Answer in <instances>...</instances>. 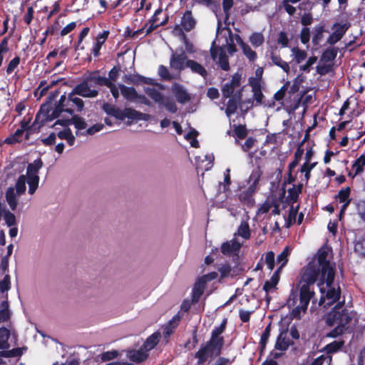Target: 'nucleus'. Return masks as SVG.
<instances>
[{
    "mask_svg": "<svg viewBox=\"0 0 365 365\" xmlns=\"http://www.w3.org/2000/svg\"><path fill=\"white\" fill-rule=\"evenodd\" d=\"M26 182L29 185V193L30 195H33L36 191L38 183H39V177L38 176H31L26 177Z\"/></svg>",
    "mask_w": 365,
    "mask_h": 365,
    "instance_id": "obj_47",
    "label": "nucleus"
},
{
    "mask_svg": "<svg viewBox=\"0 0 365 365\" xmlns=\"http://www.w3.org/2000/svg\"><path fill=\"white\" fill-rule=\"evenodd\" d=\"M280 279L272 276L269 280L265 281L263 285V290L268 294L273 289H277V286Z\"/></svg>",
    "mask_w": 365,
    "mask_h": 365,
    "instance_id": "obj_54",
    "label": "nucleus"
},
{
    "mask_svg": "<svg viewBox=\"0 0 365 365\" xmlns=\"http://www.w3.org/2000/svg\"><path fill=\"white\" fill-rule=\"evenodd\" d=\"M328 252L324 248H320L313 260L315 265L322 269V281H326L327 287H331L334 283L335 269L331 266L329 260L327 259Z\"/></svg>",
    "mask_w": 365,
    "mask_h": 365,
    "instance_id": "obj_2",
    "label": "nucleus"
},
{
    "mask_svg": "<svg viewBox=\"0 0 365 365\" xmlns=\"http://www.w3.org/2000/svg\"><path fill=\"white\" fill-rule=\"evenodd\" d=\"M11 312L9 309V303L7 299L0 304V324L7 322L11 319Z\"/></svg>",
    "mask_w": 365,
    "mask_h": 365,
    "instance_id": "obj_26",
    "label": "nucleus"
},
{
    "mask_svg": "<svg viewBox=\"0 0 365 365\" xmlns=\"http://www.w3.org/2000/svg\"><path fill=\"white\" fill-rule=\"evenodd\" d=\"M234 88L229 82L226 83L222 88V97L224 98H230L234 93Z\"/></svg>",
    "mask_w": 365,
    "mask_h": 365,
    "instance_id": "obj_64",
    "label": "nucleus"
},
{
    "mask_svg": "<svg viewBox=\"0 0 365 365\" xmlns=\"http://www.w3.org/2000/svg\"><path fill=\"white\" fill-rule=\"evenodd\" d=\"M227 323V319L225 318L220 326L215 327L212 329L211 332V336L216 338H224L223 336H221V334L225 331Z\"/></svg>",
    "mask_w": 365,
    "mask_h": 365,
    "instance_id": "obj_55",
    "label": "nucleus"
},
{
    "mask_svg": "<svg viewBox=\"0 0 365 365\" xmlns=\"http://www.w3.org/2000/svg\"><path fill=\"white\" fill-rule=\"evenodd\" d=\"M71 122L73 124L77 130H83L86 128L87 123L84 119L78 115L73 114L71 115Z\"/></svg>",
    "mask_w": 365,
    "mask_h": 365,
    "instance_id": "obj_49",
    "label": "nucleus"
},
{
    "mask_svg": "<svg viewBox=\"0 0 365 365\" xmlns=\"http://www.w3.org/2000/svg\"><path fill=\"white\" fill-rule=\"evenodd\" d=\"M61 79H56V80H53L50 85L48 86H46V81H41L40 82V84L38 86V89H41V91H40V96H43L44 95H46V93H47V91L51 88L53 86H56Z\"/></svg>",
    "mask_w": 365,
    "mask_h": 365,
    "instance_id": "obj_56",
    "label": "nucleus"
},
{
    "mask_svg": "<svg viewBox=\"0 0 365 365\" xmlns=\"http://www.w3.org/2000/svg\"><path fill=\"white\" fill-rule=\"evenodd\" d=\"M163 11L162 8H158L155 10L154 14L147 22V24H148V27L146 29L145 36L149 35L158 27L161 26H165L168 24L169 19L168 15H166L165 19L160 21L159 16L163 14Z\"/></svg>",
    "mask_w": 365,
    "mask_h": 365,
    "instance_id": "obj_9",
    "label": "nucleus"
},
{
    "mask_svg": "<svg viewBox=\"0 0 365 365\" xmlns=\"http://www.w3.org/2000/svg\"><path fill=\"white\" fill-rule=\"evenodd\" d=\"M238 234L245 240H249L250 238V229L247 222L241 223L238 228Z\"/></svg>",
    "mask_w": 365,
    "mask_h": 365,
    "instance_id": "obj_57",
    "label": "nucleus"
},
{
    "mask_svg": "<svg viewBox=\"0 0 365 365\" xmlns=\"http://www.w3.org/2000/svg\"><path fill=\"white\" fill-rule=\"evenodd\" d=\"M317 162L314 163H304L300 168L299 171L304 174V180L306 184L311 178V172L317 166Z\"/></svg>",
    "mask_w": 365,
    "mask_h": 365,
    "instance_id": "obj_38",
    "label": "nucleus"
},
{
    "mask_svg": "<svg viewBox=\"0 0 365 365\" xmlns=\"http://www.w3.org/2000/svg\"><path fill=\"white\" fill-rule=\"evenodd\" d=\"M196 25V20L193 17L190 10H186L181 17L180 24H177L173 29V32L179 36L185 43L187 42V36L185 31H192Z\"/></svg>",
    "mask_w": 365,
    "mask_h": 365,
    "instance_id": "obj_5",
    "label": "nucleus"
},
{
    "mask_svg": "<svg viewBox=\"0 0 365 365\" xmlns=\"http://www.w3.org/2000/svg\"><path fill=\"white\" fill-rule=\"evenodd\" d=\"M186 67L190 68L193 73L199 74L204 78H206L207 76V72L205 67L194 60H187Z\"/></svg>",
    "mask_w": 365,
    "mask_h": 365,
    "instance_id": "obj_24",
    "label": "nucleus"
},
{
    "mask_svg": "<svg viewBox=\"0 0 365 365\" xmlns=\"http://www.w3.org/2000/svg\"><path fill=\"white\" fill-rule=\"evenodd\" d=\"M90 31L89 27H84L81 31L80 32L78 35V40L76 44L74 46L75 51H78L79 49L83 50L84 49L83 46H81V44L83 40V38L88 34Z\"/></svg>",
    "mask_w": 365,
    "mask_h": 365,
    "instance_id": "obj_60",
    "label": "nucleus"
},
{
    "mask_svg": "<svg viewBox=\"0 0 365 365\" xmlns=\"http://www.w3.org/2000/svg\"><path fill=\"white\" fill-rule=\"evenodd\" d=\"M187 56L182 51L180 53H173L170 58V67L177 71H182L186 66Z\"/></svg>",
    "mask_w": 365,
    "mask_h": 365,
    "instance_id": "obj_17",
    "label": "nucleus"
},
{
    "mask_svg": "<svg viewBox=\"0 0 365 365\" xmlns=\"http://www.w3.org/2000/svg\"><path fill=\"white\" fill-rule=\"evenodd\" d=\"M11 289V277L6 274L4 279L0 281V292L4 293Z\"/></svg>",
    "mask_w": 365,
    "mask_h": 365,
    "instance_id": "obj_62",
    "label": "nucleus"
},
{
    "mask_svg": "<svg viewBox=\"0 0 365 365\" xmlns=\"http://www.w3.org/2000/svg\"><path fill=\"white\" fill-rule=\"evenodd\" d=\"M346 329L347 328H343L342 327L336 324V326L333 329L326 334V337L336 338L339 336H341L346 331Z\"/></svg>",
    "mask_w": 365,
    "mask_h": 365,
    "instance_id": "obj_58",
    "label": "nucleus"
},
{
    "mask_svg": "<svg viewBox=\"0 0 365 365\" xmlns=\"http://www.w3.org/2000/svg\"><path fill=\"white\" fill-rule=\"evenodd\" d=\"M48 112L47 105H41L39 110L36 115L35 120L33 123L29 125L31 117H24L20 123L21 128L19 130H23V133L27 132H39L40 129L50 122L48 120Z\"/></svg>",
    "mask_w": 365,
    "mask_h": 365,
    "instance_id": "obj_3",
    "label": "nucleus"
},
{
    "mask_svg": "<svg viewBox=\"0 0 365 365\" xmlns=\"http://www.w3.org/2000/svg\"><path fill=\"white\" fill-rule=\"evenodd\" d=\"M171 90L178 103L184 104L190 101V95L186 91L182 86L178 83H174L172 86Z\"/></svg>",
    "mask_w": 365,
    "mask_h": 365,
    "instance_id": "obj_15",
    "label": "nucleus"
},
{
    "mask_svg": "<svg viewBox=\"0 0 365 365\" xmlns=\"http://www.w3.org/2000/svg\"><path fill=\"white\" fill-rule=\"evenodd\" d=\"M218 271L220 273V279L227 277L228 276L231 277L232 267L228 263L222 264V266L218 269Z\"/></svg>",
    "mask_w": 365,
    "mask_h": 365,
    "instance_id": "obj_63",
    "label": "nucleus"
},
{
    "mask_svg": "<svg viewBox=\"0 0 365 365\" xmlns=\"http://www.w3.org/2000/svg\"><path fill=\"white\" fill-rule=\"evenodd\" d=\"M43 166V162L41 158L35 160L27 166L26 177L38 176L39 170Z\"/></svg>",
    "mask_w": 365,
    "mask_h": 365,
    "instance_id": "obj_28",
    "label": "nucleus"
},
{
    "mask_svg": "<svg viewBox=\"0 0 365 365\" xmlns=\"http://www.w3.org/2000/svg\"><path fill=\"white\" fill-rule=\"evenodd\" d=\"M59 93L58 90L50 93L48 97V101L43 104L48 106L49 121L59 118L63 113L73 115L76 112H81L84 108L83 101L78 97L74 96L71 93H69L67 96L65 93L61 95L59 100L55 103L54 107H53L51 102Z\"/></svg>",
    "mask_w": 365,
    "mask_h": 365,
    "instance_id": "obj_1",
    "label": "nucleus"
},
{
    "mask_svg": "<svg viewBox=\"0 0 365 365\" xmlns=\"http://www.w3.org/2000/svg\"><path fill=\"white\" fill-rule=\"evenodd\" d=\"M262 175V171L261 170L259 167L254 169L249 178V182L250 183L248 188L243 191L240 194V197L245 200L246 198L252 195V194L256 191L257 187L258 186L259 182Z\"/></svg>",
    "mask_w": 365,
    "mask_h": 365,
    "instance_id": "obj_8",
    "label": "nucleus"
},
{
    "mask_svg": "<svg viewBox=\"0 0 365 365\" xmlns=\"http://www.w3.org/2000/svg\"><path fill=\"white\" fill-rule=\"evenodd\" d=\"M149 354L142 346L139 349H128L126 351V356L130 361L135 363H141L145 361Z\"/></svg>",
    "mask_w": 365,
    "mask_h": 365,
    "instance_id": "obj_16",
    "label": "nucleus"
},
{
    "mask_svg": "<svg viewBox=\"0 0 365 365\" xmlns=\"http://www.w3.org/2000/svg\"><path fill=\"white\" fill-rule=\"evenodd\" d=\"M365 167V153L357 158L352 165V168L354 169V175L353 178L364 172Z\"/></svg>",
    "mask_w": 365,
    "mask_h": 365,
    "instance_id": "obj_35",
    "label": "nucleus"
},
{
    "mask_svg": "<svg viewBox=\"0 0 365 365\" xmlns=\"http://www.w3.org/2000/svg\"><path fill=\"white\" fill-rule=\"evenodd\" d=\"M350 194L351 189L349 187H346L339 190L338 195L336 196V199L338 200L339 202H343L344 204L347 202L348 204H350L351 200L349 198Z\"/></svg>",
    "mask_w": 365,
    "mask_h": 365,
    "instance_id": "obj_45",
    "label": "nucleus"
},
{
    "mask_svg": "<svg viewBox=\"0 0 365 365\" xmlns=\"http://www.w3.org/2000/svg\"><path fill=\"white\" fill-rule=\"evenodd\" d=\"M299 208V205H297V206H294V205H291L288 217L285 221V227H290L292 225H293L294 223H296V217L298 214V210Z\"/></svg>",
    "mask_w": 365,
    "mask_h": 365,
    "instance_id": "obj_36",
    "label": "nucleus"
},
{
    "mask_svg": "<svg viewBox=\"0 0 365 365\" xmlns=\"http://www.w3.org/2000/svg\"><path fill=\"white\" fill-rule=\"evenodd\" d=\"M233 131L235 133V135L240 140L246 138L248 134L245 125H234Z\"/></svg>",
    "mask_w": 365,
    "mask_h": 365,
    "instance_id": "obj_50",
    "label": "nucleus"
},
{
    "mask_svg": "<svg viewBox=\"0 0 365 365\" xmlns=\"http://www.w3.org/2000/svg\"><path fill=\"white\" fill-rule=\"evenodd\" d=\"M308 306H304L303 304H300L295 307L291 312V316L294 319H301L302 312L305 313L307 309Z\"/></svg>",
    "mask_w": 365,
    "mask_h": 365,
    "instance_id": "obj_59",
    "label": "nucleus"
},
{
    "mask_svg": "<svg viewBox=\"0 0 365 365\" xmlns=\"http://www.w3.org/2000/svg\"><path fill=\"white\" fill-rule=\"evenodd\" d=\"M290 344V341L287 336V332L281 331L277 336L274 348L280 351H286Z\"/></svg>",
    "mask_w": 365,
    "mask_h": 365,
    "instance_id": "obj_25",
    "label": "nucleus"
},
{
    "mask_svg": "<svg viewBox=\"0 0 365 365\" xmlns=\"http://www.w3.org/2000/svg\"><path fill=\"white\" fill-rule=\"evenodd\" d=\"M122 120H125L126 118L130 120H147V114L140 113L131 108H125L122 110Z\"/></svg>",
    "mask_w": 365,
    "mask_h": 365,
    "instance_id": "obj_20",
    "label": "nucleus"
},
{
    "mask_svg": "<svg viewBox=\"0 0 365 365\" xmlns=\"http://www.w3.org/2000/svg\"><path fill=\"white\" fill-rule=\"evenodd\" d=\"M71 93L74 96H76V95H78L87 98H94L98 94V91L91 90L89 88L86 80L76 86Z\"/></svg>",
    "mask_w": 365,
    "mask_h": 365,
    "instance_id": "obj_13",
    "label": "nucleus"
},
{
    "mask_svg": "<svg viewBox=\"0 0 365 365\" xmlns=\"http://www.w3.org/2000/svg\"><path fill=\"white\" fill-rule=\"evenodd\" d=\"M299 303L303 304L304 306H308L311 299L314 297V291L313 287L307 284H299Z\"/></svg>",
    "mask_w": 365,
    "mask_h": 365,
    "instance_id": "obj_14",
    "label": "nucleus"
},
{
    "mask_svg": "<svg viewBox=\"0 0 365 365\" xmlns=\"http://www.w3.org/2000/svg\"><path fill=\"white\" fill-rule=\"evenodd\" d=\"M240 104V101L237 100L236 98H232L231 96L227 101V107L225 108V113L227 116L230 117L234 114L237 111Z\"/></svg>",
    "mask_w": 365,
    "mask_h": 365,
    "instance_id": "obj_39",
    "label": "nucleus"
},
{
    "mask_svg": "<svg viewBox=\"0 0 365 365\" xmlns=\"http://www.w3.org/2000/svg\"><path fill=\"white\" fill-rule=\"evenodd\" d=\"M242 49L243 53L249 59L250 61L253 62L257 59V53L253 51L248 44L244 45V47L242 48Z\"/></svg>",
    "mask_w": 365,
    "mask_h": 365,
    "instance_id": "obj_61",
    "label": "nucleus"
},
{
    "mask_svg": "<svg viewBox=\"0 0 365 365\" xmlns=\"http://www.w3.org/2000/svg\"><path fill=\"white\" fill-rule=\"evenodd\" d=\"M320 276L319 285L323 284L326 281H322V269L315 265V261L312 260L304 269L299 281V284H307L313 287Z\"/></svg>",
    "mask_w": 365,
    "mask_h": 365,
    "instance_id": "obj_7",
    "label": "nucleus"
},
{
    "mask_svg": "<svg viewBox=\"0 0 365 365\" xmlns=\"http://www.w3.org/2000/svg\"><path fill=\"white\" fill-rule=\"evenodd\" d=\"M109 34L110 31L108 30H104L97 35L96 38V41L91 49V53L94 57H98L100 55L101 48L108 38Z\"/></svg>",
    "mask_w": 365,
    "mask_h": 365,
    "instance_id": "obj_18",
    "label": "nucleus"
},
{
    "mask_svg": "<svg viewBox=\"0 0 365 365\" xmlns=\"http://www.w3.org/2000/svg\"><path fill=\"white\" fill-rule=\"evenodd\" d=\"M325 27L326 25L324 23H320L314 26L312 39V42L314 46H319L323 39L324 33L327 32Z\"/></svg>",
    "mask_w": 365,
    "mask_h": 365,
    "instance_id": "obj_22",
    "label": "nucleus"
},
{
    "mask_svg": "<svg viewBox=\"0 0 365 365\" xmlns=\"http://www.w3.org/2000/svg\"><path fill=\"white\" fill-rule=\"evenodd\" d=\"M26 176L21 175L15 184V187H9L5 192L6 201L10 209L15 211L18 205V196L24 195L26 190Z\"/></svg>",
    "mask_w": 365,
    "mask_h": 365,
    "instance_id": "obj_4",
    "label": "nucleus"
},
{
    "mask_svg": "<svg viewBox=\"0 0 365 365\" xmlns=\"http://www.w3.org/2000/svg\"><path fill=\"white\" fill-rule=\"evenodd\" d=\"M250 41L253 46L258 47L263 44L264 38L262 33L254 32L250 37Z\"/></svg>",
    "mask_w": 365,
    "mask_h": 365,
    "instance_id": "obj_53",
    "label": "nucleus"
},
{
    "mask_svg": "<svg viewBox=\"0 0 365 365\" xmlns=\"http://www.w3.org/2000/svg\"><path fill=\"white\" fill-rule=\"evenodd\" d=\"M120 88L122 96L128 101H132L138 98V94L135 88L120 85Z\"/></svg>",
    "mask_w": 365,
    "mask_h": 365,
    "instance_id": "obj_31",
    "label": "nucleus"
},
{
    "mask_svg": "<svg viewBox=\"0 0 365 365\" xmlns=\"http://www.w3.org/2000/svg\"><path fill=\"white\" fill-rule=\"evenodd\" d=\"M303 184L299 183L297 185H293L292 187L288 190L287 200L292 205L297 202L299 199V195L302 192Z\"/></svg>",
    "mask_w": 365,
    "mask_h": 365,
    "instance_id": "obj_27",
    "label": "nucleus"
},
{
    "mask_svg": "<svg viewBox=\"0 0 365 365\" xmlns=\"http://www.w3.org/2000/svg\"><path fill=\"white\" fill-rule=\"evenodd\" d=\"M338 53V48L336 47L327 48L321 56V61L324 63L333 61Z\"/></svg>",
    "mask_w": 365,
    "mask_h": 365,
    "instance_id": "obj_33",
    "label": "nucleus"
},
{
    "mask_svg": "<svg viewBox=\"0 0 365 365\" xmlns=\"http://www.w3.org/2000/svg\"><path fill=\"white\" fill-rule=\"evenodd\" d=\"M331 286H332V284ZM327 287L329 289L326 292L325 297L327 299L330 300V302L328 304H333V303L337 302L339 299L340 295H341L340 287H338V288L336 289L331 287Z\"/></svg>",
    "mask_w": 365,
    "mask_h": 365,
    "instance_id": "obj_37",
    "label": "nucleus"
},
{
    "mask_svg": "<svg viewBox=\"0 0 365 365\" xmlns=\"http://www.w3.org/2000/svg\"><path fill=\"white\" fill-rule=\"evenodd\" d=\"M224 338H216L210 336V339L206 342L205 346L210 351V356H220L224 346Z\"/></svg>",
    "mask_w": 365,
    "mask_h": 365,
    "instance_id": "obj_11",
    "label": "nucleus"
},
{
    "mask_svg": "<svg viewBox=\"0 0 365 365\" xmlns=\"http://www.w3.org/2000/svg\"><path fill=\"white\" fill-rule=\"evenodd\" d=\"M333 29H334V31L329 35L327 40V43L329 45H334L342 38L349 29V25L346 24L341 25L339 23H335L333 25Z\"/></svg>",
    "mask_w": 365,
    "mask_h": 365,
    "instance_id": "obj_12",
    "label": "nucleus"
},
{
    "mask_svg": "<svg viewBox=\"0 0 365 365\" xmlns=\"http://www.w3.org/2000/svg\"><path fill=\"white\" fill-rule=\"evenodd\" d=\"M102 108L108 115L115 117L116 119L122 120V110L115 106L106 103L103 105Z\"/></svg>",
    "mask_w": 365,
    "mask_h": 365,
    "instance_id": "obj_29",
    "label": "nucleus"
},
{
    "mask_svg": "<svg viewBox=\"0 0 365 365\" xmlns=\"http://www.w3.org/2000/svg\"><path fill=\"white\" fill-rule=\"evenodd\" d=\"M304 154V149L299 145L294 155V160L289 164L288 169L294 170L299 164Z\"/></svg>",
    "mask_w": 365,
    "mask_h": 365,
    "instance_id": "obj_42",
    "label": "nucleus"
},
{
    "mask_svg": "<svg viewBox=\"0 0 365 365\" xmlns=\"http://www.w3.org/2000/svg\"><path fill=\"white\" fill-rule=\"evenodd\" d=\"M352 320V317L348 309L344 308L341 310H333L330 312L326 318V324L329 327H334L335 324L339 325L343 328H347Z\"/></svg>",
    "mask_w": 365,
    "mask_h": 365,
    "instance_id": "obj_6",
    "label": "nucleus"
},
{
    "mask_svg": "<svg viewBox=\"0 0 365 365\" xmlns=\"http://www.w3.org/2000/svg\"><path fill=\"white\" fill-rule=\"evenodd\" d=\"M23 134V130L17 129L14 133L6 138L4 140V143L8 145H14L16 143H20L21 141V137Z\"/></svg>",
    "mask_w": 365,
    "mask_h": 365,
    "instance_id": "obj_43",
    "label": "nucleus"
},
{
    "mask_svg": "<svg viewBox=\"0 0 365 365\" xmlns=\"http://www.w3.org/2000/svg\"><path fill=\"white\" fill-rule=\"evenodd\" d=\"M218 63L221 69L223 71H227L230 68L228 56L226 55L224 50L220 51Z\"/></svg>",
    "mask_w": 365,
    "mask_h": 365,
    "instance_id": "obj_51",
    "label": "nucleus"
},
{
    "mask_svg": "<svg viewBox=\"0 0 365 365\" xmlns=\"http://www.w3.org/2000/svg\"><path fill=\"white\" fill-rule=\"evenodd\" d=\"M87 80L94 81L95 83L99 86H106L107 87L112 86V81L109 78L98 75H93L88 78Z\"/></svg>",
    "mask_w": 365,
    "mask_h": 365,
    "instance_id": "obj_48",
    "label": "nucleus"
},
{
    "mask_svg": "<svg viewBox=\"0 0 365 365\" xmlns=\"http://www.w3.org/2000/svg\"><path fill=\"white\" fill-rule=\"evenodd\" d=\"M23 354L21 348H14L11 350L3 349L0 351V357L4 358H12V357H20Z\"/></svg>",
    "mask_w": 365,
    "mask_h": 365,
    "instance_id": "obj_44",
    "label": "nucleus"
},
{
    "mask_svg": "<svg viewBox=\"0 0 365 365\" xmlns=\"http://www.w3.org/2000/svg\"><path fill=\"white\" fill-rule=\"evenodd\" d=\"M11 336L10 330L4 327H0V345L1 349L9 348V339Z\"/></svg>",
    "mask_w": 365,
    "mask_h": 365,
    "instance_id": "obj_34",
    "label": "nucleus"
},
{
    "mask_svg": "<svg viewBox=\"0 0 365 365\" xmlns=\"http://www.w3.org/2000/svg\"><path fill=\"white\" fill-rule=\"evenodd\" d=\"M161 338V334L159 331H155L149 336L143 345L141 346L147 352L154 349Z\"/></svg>",
    "mask_w": 365,
    "mask_h": 365,
    "instance_id": "obj_23",
    "label": "nucleus"
},
{
    "mask_svg": "<svg viewBox=\"0 0 365 365\" xmlns=\"http://www.w3.org/2000/svg\"><path fill=\"white\" fill-rule=\"evenodd\" d=\"M242 245L237 241L232 240L223 242L221 245V252L226 256L232 255V259L238 261L239 252Z\"/></svg>",
    "mask_w": 365,
    "mask_h": 365,
    "instance_id": "obj_10",
    "label": "nucleus"
},
{
    "mask_svg": "<svg viewBox=\"0 0 365 365\" xmlns=\"http://www.w3.org/2000/svg\"><path fill=\"white\" fill-rule=\"evenodd\" d=\"M145 93L156 103H162L163 100V94L154 88H145Z\"/></svg>",
    "mask_w": 365,
    "mask_h": 365,
    "instance_id": "obj_41",
    "label": "nucleus"
},
{
    "mask_svg": "<svg viewBox=\"0 0 365 365\" xmlns=\"http://www.w3.org/2000/svg\"><path fill=\"white\" fill-rule=\"evenodd\" d=\"M2 216L4 217L5 223L8 227H11L17 225L15 215L8 210L6 207H4V211Z\"/></svg>",
    "mask_w": 365,
    "mask_h": 365,
    "instance_id": "obj_40",
    "label": "nucleus"
},
{
    "mask_svg": "<svg viewBox=\"0 0 365 365\" xmlns=\"http://www.w3.org/2000/svg\"><path fill=\"white\" fill-rule=\"evenodd\" d=\"M344 345V340L334 341L327 344L322 349L327 354H333L338 352Z\"/></svg>",
    "mask_w": 365,
    "mask_h": 365,
    "instance_id": "obj_32",
    "label": "nucleus"
},
{
    "mask_svg": "<svg viewBox=\"0 0 365 365\" xmlns=\"http://www.w3.org/2000/svg\"><path fill=\"white\" fill-rule=\"evenodd\" d=\"M292 52L294 55V61L297 64L301 63L307 58V53L305 51L294 47L292 48Z\"/></svg>",
    "mask_w": 365,
    "mask_h": 365,
    "instance_id": "obj_46",
    "label": "nucleus"
},
{
    "mask_svg": "<svg viewBox=\"0 0 365 365\" xmlns=\"http://www.w3.org/2000/svg\"><path fill=\"white\" fill-rule=\"evenodd\" d=\"M250 84L252 86V91L253 93L254 100L257 104H261L264 98L262 92V88L260 83L253 78L250 79Z\"/></svg>",
    "mask_w": 365,
    "mask_h": 365,
    "instance_id": "obj_21",
    "label": "nucleus"
},
{
    "mask_svg": "<svg viewBox=\"0 0 365 365\" xmlns=\"http://www.w3.org/2000/svg\"><path fill=\"white\" fill-rule=\"evenodd\" d=\"M205 280L199 279L195 284L192 290V302L197 303L203 294L205 289Z\"/></svg>",
    "mask_w": 365,
    "mask_h": 365,
    "instance_id": "obj_19",
    "label": "nucleus"
},
{
    "mask_svg": "<svg viewBox=\"0 0 365 365\" xmlns=\"http://www.w3.org/2000/svg\"><path fill=\"white\" fill-rule=\"evenodd\" d=\"M270 58L272 61V63L281 68L283 70V71H284L287 73L289 72L290 68L288 63L284 61L279 54H277L274 52L272 51L270 53Z\"/></svg>",
    "mask_w": 365,
    "mask_h": 365,
    "instance_id": "obj_30",
    "label": "nucleus"
},
{
    "mask_svg": "<svg viewBox=\"0 0 365 365\" xmlns=\"http://www.w3.org/2000/svg\"><path fill=\"white\" fill-rule=\"evenodd\" d=\"M271 324H269L265 329L264 330L262 334L261 335L260 341H259V348L261 351H263L266 347V344L270 336L271 331Z\"/></svg>",
    "mask_w": 365,
    "mask_h": 365,
    "instance_id": "obj_52",
    "label": "nucleus"
}]
</instances>
